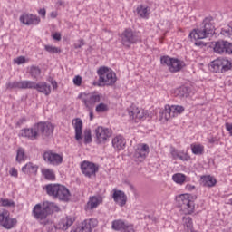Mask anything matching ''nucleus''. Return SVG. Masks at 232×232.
I'll return each instance as SVG.
<instances>
[{"instance_id":"obj_22","label":"nucleus","mask_w":232,"mask_h":232,"mask_svg":"<svg viewBox=\"0 0 232 232\" xmlns=\"http://www.w3.org/2000/svg\"><path fill=\"white\" fill-rule=\"evenodd\" d=\"M73 222H75V218L72 217L63 218L57 225L58 229H62L63 231H66L71 226H73Z\"/></svg>"},{"instance_id":"obj_40","label":"nucleus","mask_w":232,"mask_h":232,"mask_svg":"<svg viewBox=\"0 0 232 232\" xmlns=\"http://www.w3.org/2000/svg\"><path fill=\"white\" fill-rule=\"evenodd\" d=\"M95 110L97 113H106L110 108L108 107V104L101 102L96 106Z\"/></svg>"},{"instance_id":"obj_50","label":"nucleus","mask_w":232,"mask_h":232,"mask_svg":"<svg viewBox=\"0 0 232 232\" xmlns=\"http://www.w3.org/2000/svg\"><path fill=\"white\" fill-rule=\"evenodd\" d=\"M84 46V40L81 39L79 44H74V48L77 50L79 48H82Z\"/></svg>"},{"instance_id":"obj_16","label":"nucleus","mask_w":232,"mask_h":232,"mask_svg":"<svg viewBox=\"0 0 232 232\" xmlns=\"http://www.w3.org/2000/svg\"><path fill=\"white\" fill-rule=\"evenodd\" d=\"M20 22H22L23 24H26L27 26H30L31 24L37 25L41 23V18H39L37 15L24 14L20 16Z\"/></svg>"},{"instance_id":"obj_10","label":"nucleus","mask_w":232,"mask_h":232,"mask_svg":"<svg viewBox=\"0 0 232 232\" xmlns=\"http://www.w3.org/2000/svg\"><path fill=\"white\" fill-rule=\"evenodd\" d=\"M184 111V108L180 105H166L164 111L161 112V119L169 121V119L179 115Z\"/></svg>"},{"instance_id":"obj_11","label":"nucleus","mask_w":232,"mask_h":232,"mask_svg":"<svg viewBox=\"0 0 232 232\" xmlns=\"http://www.w3.org/2000/svg\"><path fill=\"white\" fill-rule=\"evenodd\" d=\"M96 142L98 144H106L108 139L111 137V130L104 127H98L95 129Z\"/></svg>"},{"instance_id":"obj_41","label":"nucleus","mask_w":232,"mask_h":232,"mask_svg":"<svg viewBox=\"0 0 232 232\" xmlns=\"http://www.w3.org/2000/svg\"><path fill=\"white\" fill-rule=\"evenodd\" d=\"M191 150L194 155H202L204 153V146L202 145H191Z\"/></svg>"},{"instance_id":"obj_8","label":"nucleus","mask_w":232,"mask_h":232,"mask_svg":"<svg viewBox=\"0 0 232 232\" xmlns=\"http://www.w3.org/2000/svg\"><path fill=\"white\" fill-rule=\"evenodd\" d=\"M178 204L181 209H184L186 213L191 215L195 211V202L193 197L189 194H182L178 198Z\"/></svg>"},{"instance_id":"obj_46","label":"nucleus","mask_w":232,"mask_h":232,"mask_svg":"<svg viewBox=\"0 0 232 232\" xmlns=\"http://www.w3.org/2000/svg\"><path fill=\"white\" fill-rule=\"evenodd\" d=\"M73 83L75 84V86H81V84H82V77H81L80 75H77L73 78Z\"/></svg>"},{"instance_id":"obj_15","label":"nucleus","mask_w":232,"mask_h":232,"mask_svg":"<svg viewBox=\"0 0 232 232\" xmlns=\"http://www.w3.org/2000/svg\"><path fill=\"white\" fill-rule=\"evenodd\" d=\"M21 137H25L26 139H30V140H35L39 137V132L37 130V125L34 124L30 129H23L20 130Z\"/></svg>"},{"instance_id":"obj_63","label":"nucleus","mask_w":232,"mask_h":232,"mask_svg":"<svg viewBox=\"0 0 232 232\" xmlns=\"http://www.w3.org/2000/svg\"><path fill=\"white\" fill-rule=\"evenodd\" d=\"M196 46H200V43H196Z\"/></svg>"},{"instance_id":"obj_17","label":"nucleus","mask_w":232,"mask_h":232,"mask_svg":"<svg viewBox=\"0 0 232 232\" xmlns=\"http://www.w3.org/2000/svg\"><path fill=\"white\" fill-rule=\"evenodd\" d=\"M81 169L85 177H92V175H95L96 171H99V169L93 163L88 161H83L81 164Z\"/></svg>"},{"instance_id":"obj_61","label":"nucleus","mask_w":232,"mask_h":232,"mask_svg":"<svg viewBox=\"0 0 232 232\" xmlns=\"http://www.w3.org/2000/svg\"><path fill=\"white\" fill-rule=\"evenodd\" d=\"M52 84L53 88H57V82H53Z\"/></svg>"},{"instance_id":"obj_4","label":"nucleus","mask_w":232,"mask_h":232,"mask_svg":"<svg viewBox=\"0 0 232 232\" xmlns=\"http://www.w3.org/2000/svg\"><path fill=\"white\" fill-rule=\"evenodd\" d=\"M56 211H59V207L54 205L53 203H47V205L41 206V204H36L33 208V217L36 218V220L40 221V224H44L45 226L46 217L50 215V208H53Z\"/></svg>"},{"instance_id":"obj_25","label":"nucleus","mask_w":232,"mask_h":232,"mask_svg":"<svg viewBox=\"0 0 232 232\" xmlns=\"http://www.w3.org/2000/svg\"><path fill=\"white\" fill-rule=\"evenodd\" d=\"M112 146L116 151H121L126 148V140L122 136H116L112 140Z\"/></svg>"},{"instance_id":"obj_44","label":"nucleus","mask_w":232,"mask_h":232,"mask_svg":"<svg viewBox=\"0 0 232 232\" xmlns=\"http://www.w3.org/2000/svg\"><path fill=\"white\" fill-rule=\"evenodd\" d=\"M183 222H184V226H186L188 229H191L193 227V219L190 217L188 216L184 217Z\"/></svg>"},{"instance_id":"obj_52","label":"nucleus","mask_w":232,"mask_h":232,"mask_svg":"<svg viewBox=\"0 0 232 232\" xmlns=\"http://www.w3.org/2000/svg\"><path fill=\"white\" fill-rule=\"evenodd\" d=\"M38 14H39V15H42L43 18L44 19L46 17V9H44V8L40 9L38 11Z\"/></svg>"},{"instance_id":"obj_53","label":"nucleus","mask_w":232,"mask_h":232,"mask_svg":"<svg viewBox=\"0 0 232 232\" xmlns=\"http://www.w3.org/2000/svg\"><path fill=\"white\" fill-rule=\"evenodd\" d=\"M11 177H17V169H15V168H12L9 171Z\"/></svg>"},{"instance_id":"obj_34","label":"nucleus","mask_w":232,"mask_h":232,"mask_svg":"<svg viewBox=\"0 0 232 232\" xmlns=\"http://www.w3.org/2000/svg\"><path fill=\"white\" fill-rule=\"evenodd\" d=\"M221 68H222V73H224L225 72H229V70H232L231 61L226 58H221Z\"/></svg>"},{"instance_id":"obj_30","label":"nucleus","mask_w":232,"mask_h":232,"mask_svg":"<svg viewBox=\"0 0 232 232\" xmlns=\"http://www.w3.org/2000/svg\"><path fill=\"white\" fill-rule=\"evenodd\" d=\"M37 82L34 81H20V90H35Z\"/></svg>"},{"instance_id":"obj_39","label":"nucleus","mask_w":232,"mask_h":232,"mask_svg":"<svg viewBox=\"0 0 232 232\" xmlns=\"http://www.w3.org/2000/svg\"><path fill=\"white\" fill-rule=\"evenodd\" d=\"M44 176L47 180H55L53 170L45 169L43 170Z\"/></svg>"},{"instance_id":"obj_24","label":"nucleus","mask_w":232,"mask_h":232,"mask_svg":"<svg viewBox=\"0 0 232 232\" xmlns=\"http://www.w3.org/2000/svg\"><path fill=\"white\" fill-rule=\"evenodd\" d=\"M228 46L229 42L218 41L215 44L214 52H216V53H227Z\"/></svg>"},{"instance_id":"obj_6","label":"nucleus","mask_w":232,"mask_h":232,"mask_svg":"<svg viewBox=\"0 0 232 232\" xmlns=\"http://www.w3.org/2000/svg\"><path fill=\"white\" fill-rule=\"evenodd\" d=\"M140 42V36L131 29H125L121 34V44L125 48H130L131 44Z\"/></svg>"},{"instance_id":"obj_49","label":"nucleus","mask_w":232,"mask_h":232,"mask_svg":"<svg viewBox=\"0 0 232 232\" xmlns=\"http://www.w3.org/2000/svg\"><path fill=\"white\" fill-rule=\"evenodd\" d=\"M124 232H135V228H133V225H125V227L123 228Z\"/></svg>"},{"instance_id":"obj_12","label":"nucleus","mask_w":232,"mask_h":232,"mask_svg":"<svg viewBox=\"0 0 232 232\" xmlns=\"http://www.w3.org/2000/svg\"><path fill=\"white\" fill-rule=\"evenodd\" d=\"M99 222L95 218L85 219L81 223V226L71 232H92L94 227H97Z\"/></svg>"},{"instance_id":"obj_14","label":"nucleus","mask_w":232,"mask_h":232,"mask_svg":"<svg viewBox=\"0 0 232 232\" xmlns=\"http://www.w3.org/2000/svg\"><path fill=\"white\" fill-rule=\"evenodd\" d=\"M44 160L47 164H51L52 166H59L63 162V156L58 153L52 151H45L44 153Z\"/></svg>"},{"instance_id":"obj_38","label":"nucleus","mask_w":232,"mask_h":232,"mask_svg":"<svg viewBox=\"0 0 232 232\" xmlns=\"http://www.w3.org/2000/svg\"><path fill=\"white\" fill-rule=\"evenodd\" d=\"M0 204L3 208H15V202L10 199L0 198Z\"/></svg>"},{"instance_id":"obj_35","label":"nucleus","mask_w":232,"mask_h":232,"mask_svg":"<svg viewBox=\"0 0 232 232\" xmlns=\"http://www.w3.org/2000/svg\"><path fill=\"white\" fill-rule=\"evenodd\" d=\"M172 180H174L176 184L182 186V184L186 182V175L182 173H176L172 176Z\"/></svg>"},{"instance_id":"obj_19","label":"nucleus","mask_w":232,"mask_h":232,"mask_svg":"<svg viewBox=\"0 0 232 232\" xmlns=\"http://www.w3.org/2000/svg\"><path fill=\"white\" fill-rule=\"evenodd\" d=\"M129 116L132 121H140V119H144V110H140L136 106H131L129 109Z\"/></svg>"},{"instance_id":"obj_26","label":"nucleus","mask_w":232,"mask_h":232,"mask_svg":"<svg viewBox=\"0 0 232 232\" xmlns=\"http://www.w3.org/2000/svg\"><path fill=\"white\" fill-rule=\"evenodd\" d=\"M100 204H102V197L92 196L87 202V209H95V208H98Z\"/></svg>"},{"instance_id":"obj_60","label":"nucleus","mask_w":232,"mask_h":232,"mask_svg":"<svg viewBox=\"0 0 232 232\" xmlns=\"http://www.w3.org/2000/svg\"><path fill=\"white\" fill-rule=\"evenodd\" d=\"M50 15H51L52 19H55V17H57V13L52 12Z\"/></svg>"},{"instance_id":"obj_21","label":"nucleus","mask_w":232,"mask_h":232,"mask_svg":"<svg viewBox=\"0 0 232 232\" xmlns=\"http://www.w3.org/2000/svg\"><path fill=\"white\" fill-rule=\"evenodd\" d=\"M112 198L116 204L121 206V208L126 206V202L128 201V198L122 190H115L112 195Z\"/></svg>"},{"instance_id":"obj_33","label":"nucleus","mask_w":232,"mask_h":232,"mask_svg":"<svg viewBox=\"0 0 232 232\" xmlns=\"http://www.w3.org/2000/svg\"><path fill=\"white\" fill-rule=\"evenodd\" d=\"M124 227H126V223L121 219L112 222V229L114 231H124Z\"/></svg>"},{"instance_id":"obj_48","label":"nucleus","mask_w":232,"mask_h":232,"mask_svg":"<svg viewBox=\"0 0 232 232\" xmlns=\"http://www.w3.org/2000/svg\"><path fill=\"white\" fill-rule=\"evenodd\" d=\"M14 63L16 64H24V63H26V58H24V56H19L14 59Z\"/></svg>"},{"instance_id":"obj_9","label":"nucleus","mask_w":232,"mask_h":232,"mask_svg":"<svg viewBox=\"0 0 232 232\" xmlns=\"http://www.w3.org/2000/svg\"><path fill=\"white\" fill-rule=\"evenodd\" d=\"M0 226L5 229H13L17 226V219L10 218V211L1 208L0 209Z\"/></svg>"},{"instance_id":"obj_54","label":"nucleus","mask_w":232,"mask_h":232,"mask_svg":"<svg viewBox=\"0 0 232 232\" xmlns=\"http://www.w3.org/2000/svg\"><path fill=\"white\" fill-rule=\"evenodd\" d=\"M53 39H54V41H61V34L55 33L53 34Z\"/></svg>"},{"instance_id":"obj_37","label":"nucleus","mask_w":232,"mask_h":232,"mask_svg":"<svg viewBox=\"0 0 232 232\" xmlns=\"http://www.w3.org/2000/svg\"><path fill=\"white\" fill-rule=\"evenodd\" d=\"M176 92L179 97H189V88L186 86L179 88Z\"/></svg>"},{"instance_id":"obj_36","label":"nucleus","mask_w":232,"mask_h":232,"mask_svg":"<svg viewBox=\"0 0 232 232\" xmlns=\"http://www.w3.org/2000/svg\"><path fill=\"white\" fill-rule=\"evenodd\" d=\"M29 73L33 79H37L41 75V69L37 66H31Z\"/></svg>"},{"instance_id":"obj_57","label":"nucleus","mask_w":232,"mask_h":232,"mask_svg":"<svg viewBox=\"0 0 232 232\" xmlns=\"http://www.w3.org/2000/svg\"><path fill=\"white\" fill-rule=\"evenodd\" d=\"M56 5L57 6H64V2L63 0H58Z\"/></svg>"},{"instance_id":"obj_1","label":"nucleus","mask_w":232,"mask_h":232,"mask_svg":"<svg viewBox=\"0 0 232 232\" xmlns=\"http://www.w3.org/2000/svg\"><path fill=\"white\" fill-rule=\"evenodd\" d=\"M44 188L47 195L56 200H61L62 202L70 200V190L61 184H48Z\"/></svg>"},{"instance_id":"obj_32","label":"nucleus","mask_w":232,"mask_h":232,"mask_svg":"<svg viewBox=\"0 0 232 232\" xmlns=\"http://www.w3.org/2000/svg\"><path fill=\"white\" fill-rule=\"evenodd\" d=\"M27 156H26V152L24 151V149L23 148H18L16 150V162H18L19 164H21L22 162H24V160H26Z\"/></svg>"},{"instance_id":"obj_51","label":"nucleus","mask_w":232,"mask_h":232,"mask_svg":"<svg viewBox=\"0 0 232 232\" xmlns=\"http://www.w3.org/2000/svg\"><path fill=\"white\" fill-rule=\"evenodd\" d=\"M179 153H180V152H179V150L173 149V150H171L172 159H175V160L179 159Z\"/></svg>"},{"instance_id":"obj_58","label":"nucleus","mask_w":232,"mask_h":232,"mask_svg":"<svg viewBox=\"0 0 232 232\" xmlns=\"http://www.w3.org/2000/svg\"><path fill=\"white\" fill-rule=\"evenodd\" d=\"M165 24H167V26H166L165 28H163V30H164L165 32H168V30H169V22L166 21V22H165Z\"/></svg>"},{"instance_id":"obj_42","label":"nucleus","mask_w":232,"mask_h":232,"mask_svg":"<svg viewBox=\"0 0 232 232\" xmlns=\"http://www.w3.org/2000/svg\"><path fill=\"white\" fill-rule=\"evenodd\" d=\"M83 139L85 144H90V142H92V130L86 129L83 131Z\"/></svg>"},{"instance_id":"obj_56","label":"nucleus","mask_w":232,"mask_h":232,"mask_svg":"<svg viewBox=\"0 0 232 232\" xmlns=\"http://www.w3.org/2000/svg\"><path fill=\"white\" fill-rule=\"evenodd\" d=\"M24 122H26V118H21L17 122L16 124L18 126H21V124H24Z\"/></svg>"},{"instance_id":"obj_45","label":"nucleus","mask_w":232,"mask_h":232,"mask_svg":"<svg viewBox=\"0 0 232 232\" xmlns=\"http://www.w3.org/2000/svg\"><path fill=\"white\" fill-rule=\"evenodd\" d=\"M44 48L49 53H59L61 52V49L53 45H45Z\"/></svg>"},{"instance_id":"obj_27","label":"nucleus","mask_w":232,"mask_h":232,"mask_svg":"<svg viewBox=\"0 0 232 232\" xmlns=\"http://www.w3.org/2000/svg\"><path fill=\"white\" fill-rule=\"evenodd\" d=\"M37 169H39V167H37V165H34L32 162H29L27 164H25L23 168H22V171L23 173H25L27 175H35V173H37Z\"/></svg>"},{"instance_id":"obj_7","label":"nucleus","mask_w":232,"mask_h":232,"mask_svg":"<svg viewBox=\"0 0 232 232\" xmlns=\"http://www.w3.org/2000/svg\"><path fill=\"white\" fill-rule=\"evenodd\" d=\"M161 64H165L168 66L169 72L171 73H176V72H180L184 66H186V63L184 61H180L179 59L171 58L169 56H163L160 59Z\"/></svg>"},{"instance_id":"obj_3","label":"nucleus","mask_w":232,"mask_h":232,"mask_svg":"<svg viewBox=\"0 0 232 232\" xmlns=\"http://www.w3.org/2000/svg\"><path fill=\"white\" fill-rule=\"evenodd\" d=\"M97 73L99 75L98 86H102V84L105 86H113L117 82V74L108 67H100Z\"/></svg>"},{"instance_id":"obj_28","label":"nucleus","mask_w":232,"mask_h":232,"mask_svg":"<svg viewBox=\"0 0 232 232\" xmlns=\"http://www.w3.org/2000/svg\"><path fill=\"white\" fill-rule=\"evenodd\" d=\"M201 184L205 188H213L217 184V179L213 176L201 177Z\"/></svg>"},{"instance_id":"obj_55","label":"nucleus","mask_w":232,"mask_h":232,"mask_svg":"<svg viewBox=\"0 0 232 232\" xmlns=\"http://www.w3.org/2000/svg\"><path fill=\"white\" fill-rule=\"evenodd\" d=\"M186 189H188V191H194L195 185L188 184L186 185Z\"/></svg>"},{"instance_id":"obj_43","label":"nucleus","mask_w":232,"mask_h":232,"mask_svg":"<svg viewBox=\"0 0 232 232\" xmlns=\"http://www.w3.org/2000/svg\"><path fill=\"white\" fill-rule=\"evenodd\" d=\"M6 88L7 90H14V88H18L19 90H21V82H10L6 83Z\"/></svg>"},{"instance_id":"obj_31","label":"nucleus","mask_w":232,"mask_h":232,"mask_svg":"<svg viewBox=\"0 0 232 232\" xmlns=\"http://www.w3.org/2000/svg\"><path fill=\"white\" fill-rule=\"evenodd\" d=\"M210 70H211V72H215L216 73L218 72H221V73H222V60H221V58H218L217 60H214L211 63Z\"/></svg>"},{"instance_id":"obj_2","label":"nucleus","mask_w":232,"mask_h":232,"mask_svg":"<svg viewBox=\"0 0 232 232\" xmlns=\"http://www.w3.org/2000/svg\"><path fill=\"white\" fill-rule=\"evenodd\" d=\"M215 34V25L211 23V19L205 18L203 21V26L199 29H194L190 34V39L197 41L198 39H207V37H211Z\"/></svg>"},{"instance_id":"obj_20","label":"nucleus","mask_w":232,"mask_h":232,"mask_svg":"<svg viewBox=\"0 0 232 232\" xmlns=\"http://www.w3.org/2000/svg\"><path fill=\"white\" fill-rule=\"evenodd\" d=\"M72 124L75 129V139L78 142L82 140V120L76 118L72 120Z\"/></svg>"},{"instance_id":"obj_13","label":"nucleus","mask_w":232,"mask_h":232,"mask_svg":"<svg viewBox=\"0 0 232 232\" xmlns=\"http://www.w3.org/2000/svg\"><path fill=\"white\" fill-rule=\"evenodd\" d=\"M36 129L38 135L41 133L44 139L50 137L53 133V125L50 122H38L36 123Z\"/></svg>"},{"instance_id":"obj_18","label":"nucleus","mask_w":232,"mask_h":232,"mask_svg":"<svg viewBox=\"0 0 232 232\" xmlns=\"http://www.w3.org/2000/svg\"><path fill=\"white\" fill-rule=\"evenodd\" d=\"M150 151V147L146 144H142L137 147L134 152V159H138L139 160H144L146 156Z\"/></svg>"},{"instance_id":"obj_47","label":"nucleus","mask_w":232,"mask_h":232,"mask_svg":"<svg viewBox=\"0 0 232 232\" xmlns=\"http://www.w3.org/2000/svg\"><path fill=\"white\" fill-rule=\"evenodd\" d=\"M178 159H179V160H189V155L186 152H179Z\"/></svg>"},{"instance_id":"obj_59","label":"nucleus","mask_w":232,"mask_h":232,"mask_svg":"<svg viewBox=\"0 0 232 232\" xmlns=\"http://www.w3.org/2000/svg\"><path fill=\"white\" fill-rule=\"evenodd\" d=\"M227 53H228L229 55H230V53H232V44H230V43H228V51Z\"/></svg>"},{"instance_id":"obj_5","label":"nucleus","mask_w":232,"mask_h":232,"mask_svg":"<svg viewBox=\"0 0 232 232\" xmlns=\"http://www.w3.org/2000/svg\"><path fill=\"white\" fill-rule=\"evenodd\" d=\"M79 98L82 100V102H83L85 108L92 110L93 109L95 104L101 102V99H102V94L97 92H93L89 93H82L79 95Z\"/></svg>"},{"instance_id":"obj_62","label":"nucleus","mask_w":232,"mask_h":232,"mask_svg":"<svg viewBox=\"0 0 232 232\" xmlns=\"http://www.w3.org/2000/svg\"><path fill=\"white\" fill-rule=\"evenodd\" d=\"M90 120L93 121V112H92V111L90 112Z\"/></svg>"},{"instance_id":"obj_23","label":"nucleus","mask_w":232,"mask_h":232,"mask_svg":"<svg viewBox=\"0 0 232 232\" xmlns=\"http://www.w3.org/2000/svg\"><path fill=\"white\" fill-rule=\"evenodd\" d=\"M34 90H37L40 93H44V95H50L52 93V87L46 82L36 83Z\"/></svg>"},{"instance_id":"obj_29","label":"nucleus","mask_w":232,"mask_h":232,"mask_svg":"<svg viewBox=\"0 0 232 232\" xmlns=\"http://www.w3.org/2000/svg\"><path fill=\"white\" fill-rule=\"evenodd\" d=\"M136 14L141 19H148V17H150V11L148 10V6H144L142 5L137 6Z\"/></svg>"}]
</instances>
